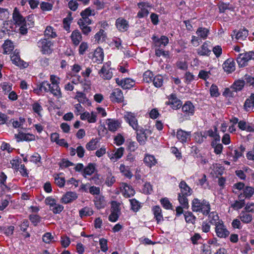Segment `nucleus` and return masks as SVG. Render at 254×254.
Listing matches in <instances>:
<instances>
[{
  "mask_svg": "<svg viewBox=\"0 0 254 254\" xmlns=\"http://www.w3.org/2000/svg\"><path fill=\"white\" fill-rule=\"evenodd\" d=\"M245 84V81L243 80H239L236 81H235L233 85V88L236 90V91H240L242 89L243 87L244 86V85Z\"/></svg>",
  "mask_w": 254,
  "mask_h": 254,
  "instance_id": "obj_46",
  "label": "nucleus"
},
{
  "mask_svg": "<svg viewBox=\"0 0 254 254\" xmlns=\"http://www.w3.org/2000/svg\"><path fill=\"white\" fill-rule=\"evenodd\" d=\"M223 66L224 70L228 73L232 72L235 69V63L233 59L227 60L223 64Z\"/></svg>",
  "mask_w": 254,
  "mask_h": 254,
  "instance_id": "obj_26",
  "label": "nucleus"
},
{
  "mask_svg": "<svg viewBox=\"0 0 254 254\" xmlns=\"http://www.w3.org/2000/svg\"><path fill=\"white\" fill-rule=\"evenodd\" d=\"M124 118L134 130L139 128L137 120L133 113L130 112L127 113L124 116Z\"/></svg>",
  "mask_w": 254,
  "mask_h": 254,
  "instance_id": "obj_10",
  "label": "nucleus"
},
{
  "mask_svg": "<svg viewBox=\"0 0 254 254\" xmlns=\"http://www.w3.org/2000/svg\"><path fill=\"white\" fill-rule=\"evenodd\" d=\"M116 82L118 85L124 89H129L135 85V81L128 78L121 80L117 78L116 79Z\"/></svg>",
  "mask_w": 254,
  "mask_h": 254,
  "instance_id": "obj_9",
  "label": "nucleus"
},
{
  "mask_svg": "<svg viewBox=\"0 0 254 254\" xmlns=\"http://www.w3.org/2000/svg\"><path fill=\"white\" fill-rule=\"evenodd\" d=\"M144 162L147 166L151 167L157 163V160L153 155L146 154L144 158Z\"/></svg>",
  "mask_w": 254,
  "mask_h": 254,
  "instance_id": "obj_28",
  "label": "nucleus"
},
{
  "mask_svg": "<svg viewBox=\"0 0 254 254\" xmlns=\"http://www.w3.org/2000/svg\"><path fill=\"white\" fill-rule=\"evenodd\" d=\"M254 193V189L251 187H247L244 191V195L246 198H250Z\"/></svg>",
  "mask_w": 254,
  "mask_h": 254,
  "instance_id": "obj_55",
  "label": "nucleus"
},
{
  "mask_svg": "<svg viewBox=\"0 0 254 254\" xmlns=\"http://www.w3.org/2000/svg\"><path fill=\"white\" fill-rule=\"evenodd\" d=\"M13 45L10 41L6 40L3 45V54H8L13 49Z\"/></svg>",
  "mask_w": 254,
  "mask_h": 254,
  "instance_id": "obj_38",
  "label": "nucleus"
},
{
  "mask_svg": "<svg viewBox=\"0 0 254 254\" xmlns=\"http://www.w3.org/2000/svg\"><path fill=\"white\" fill-rule=\"evenodd\" d=\"M29 219L35 226H36L41 221V217L37 215L31 214L29 216Z\"/></svg>",
  "mask_w": 254,
  "mask_h": 254,
  "instance_id": "obj_53",
  "label": "nucleus"
},
{
  "mask_svg": "<svg viewBox=\"0 0 254 254\" xmlns=\"http://www.w3.org/2000/svg\"><path fill=\"white\" fill-rule=\"evenodd\" d=\"M215 232L216 236L219 238L225 239L230 235L229 231L227 229L222 220H221L215 226Z\"/></svg>",
  "mask_w": 254,
  "mask_h": 254,
  "instance_id": "obj_3",
  "label": "nucleus"
},
{
  "mask_svg": "<svg viewBox=\"0 0 254 254\" xmlns=\"http://www.w3.org/2000/svg\"><path fill=\"white\" fill-rule=\"evenodd\" d=\"M248 36V31L246 29L239 30L236 35L237 40H244Z\"/></svg>",
  "mask_w": 254,
  "mask_h": 254,
  "instance_id": "obj_45",
  "label": "nucleus"
},
{
  "mask_svg": "<svg viewBox=\"0 0 254 254\" xmlns=\"http://www.w3.org/2000/svg\"><path fill=\"white\" fill-rule=\"evenodd\" d=\"M129 201L131 205V209L134 212H137L140 207L139 202L134 198L129 199Z\"/></svg>",
  "mask_w": 254,
  "mask_h": 254,
  "instance_id": "obj_50",
  "label": "nucleus"
},
{
  "mask_svg": "<svg viewBox=\"0 0 254 254\" xmlns=\"http://www.w3.org/2000/svg\"><path fill=\"white\" fill-rule=\"evenodd\" d=\"M179 187L180 189V192L179 194L185 195H190L191 194L192 190L184 181H182L180 182Z\"/></svg>",
  "mask_w": 254,
  "mask_h": 254,
  "instance_id": "obj_16",
  "label": "nucleus"
},
{
  "mask_svg": "<svg viewBox=\"0 0 254 254\" xmlns=\"http://www.w3.org/2000/svg\"><path fill=\"white\" fill-rule=\"evenodd\" d=\"M213 248L210 245H203L202 247V253L201 254H211Z\"/></svg>",
  "mask_w": 254,
  "mask_h": 254,
  "instance_id": "obj_64",
  "label": "nucleus"
},
{
  "mask_svg": "<svg viewBox=\"0 0 254 254\" xmlns=\"http://www.w3.org/2000/svg\"><path fill=\"white\" fill-rule=\"evenodd\" d=\"M188 196L189 195L178 194V200L179 203L185 209H188L189 207L188 199L187 198Z\"/></svg>",
  "mask_w": 254,
  "mask_h": 254,
  "instance_id": "obj_31",
  "label": "nucleus"
},
{
  "mask_svg": "<svg viewBox=\"0 0 254 254\" xmlns=\"http://www.w3.org/2000/svg\"><path fill=\"white\" fill-rule=\"evenodd\" d=\"M12 19L14 24L16 25H21L25 24V18L20 14L17 7H15L12 13Z\"/></svg>",
  "mask_w": 254,
  "mask_h": 254,
  "instance_id": "obj_8",
  "label": "nucleus"
},
{
  "mask_svg": "<svg viewBox=\"0 0 254 254\" xmlns=\"http://www.w3.org/2000/svg\"><path fill=\"white\" fill-rule=\"evenodd\" d=\"M182 111L188 116H192L194 112V107L190 102L188 101L183 106Z\"/></svg>",
  "mask_w": 254,
  "mask_h": 254,
  "instance_id": "obj_21",
  "label": "nucleus"
},
{
  "mask_svg": "<svg viewBox=\"0 0 254 254\" xmlns=\"http://www.w3.org/2000/svg\"><path fill=\"white\" fill-rule=\"evenodd\" d=\"M104 59V53L102 49L97 48L94 53L93 60L97 63H101Z\"/></svg>",
  "mask_w": 254,
  "mask_h": 254,
  "instance_id": "obj_24",
  "label": "nucleus"
},
{
  "mask_svg": "<svg viewBox=\"0 0 254 254\" xmlns=\"http://www.w3.org/2000/svg\"><path fill=\"white\" fill-rule=\"evenodd\" d=\"M238 127L243 130H247L250 132L254 131V128L244 121H241L238 123Z\"/></svg>",
  "mask_w": 254,
  "mask_h": 254,
  "instance_id": "obj_35",
  "label": "nucleus"
},
{
  "mask_svg": "<svg viewBox=\"0 0 254 254\" xmlns=\"http://www.w3.org/2000/svg\"><path fill=\"white\" fill-rule=\"evenodd\" d=\"M61 243L63 247L66 248L69 245L70 241L68 237L64 236H62Z\"/></svg>",
  "mask_w": 254,
  "mask_h": 254,
  "instance_id": "obj_62",
  "label": "nucleus"
},
{
  "mask_svg": "<svg viewBox=\"0 0 254 254\" xmlns=\"http://www.w3.org/2000/svg\"><path fill=\"white\" fill-rule=\"evenodd\" d=\"M41 8L43 11L51 10L53 8V4L46 2H42L40 4Z\"/></svg>",
  "mask_w": 254,
  "mask_h": 254,
  "instance_id": "obj_63",
  "label": "nucleus"
},
{
  "mask_svg": "<svg viewBox=\"0 0 254 254\" xmlns=\"http://www.w3.org/2000/svg\"><path fill=\"white\" fill-rule=\"evenodd\" d=\"M135 130L136 131V139L137 141L140 145H142L145 144L147 139L146 133V131L147 130L142 127H140V128H138L135 129Z\"/></svg>",
  "mask_w": 254,
  "mask_h": 254,
  "instance_id": "obj_11",
  "label": "nucleus"
},
{
  "mask_svg": "<svg viewBox=\"0 0 254 254\" xmlns=\"http://www.w3.org/2000/svg\"><path fill=\"white\" fill-rule=\"evenodd\" d=\"M116 25L117 28L120 31H127L128 27L127 21L122 18H119L117 19Z\"/></svg>",
  "mask_w": 254,
  "mask_h": 254,
  "instance_id": "obj_25",
  "label": "nucleus"
},
{
  "mask_svg": "<svg viewBox=\"0 0 254 254\" xmlns=\"http://www.w3.org/2000/svg\"><path fill=\"white\" fill-rule=\"evenodd\" d=\"M254 106V102L251 99L250 97L249 98L247 99L244 104V107L245 110L247 111H249L253 109Z\"/></svg>",
  "mask_w": 254,
  "mask_h": 254,
  "instance_id": "obj_48",
  "label": "nucleus"
},
{
  "mask_svg": "<svg viewBox=\"0 0 254 254\" xmlns=\"http://www.w3.org/2000/svg\"><path fill=\"white\" fill-rule=\"evenodd\" d=\"M152 40L154 42L155 47L156 48H161V47H165L169 42V39L167 37L165 36H162L160 38L154 36L152 37Z\"/></svg>",
  "mask_w": 254,
  "mask_h": 254,
  "instance_id": "obj_13",
  "label": "nucleus"
},
{
  "mask_svg": "<svg viewBox=\"0 0 254 254\" xmlns=\"http://www.w3.org/2000/svg\"><path fill=\"white\" fill-rule=\"evenodd\" d=\"M212 146L214 149V152L217 154H220L223 149V145L221 143H217L214 141H212L211 143Z\"/></svg>",
  "mask_w": 254,
  "mask_h": 254,
  "instance_id": "obj_51",
  "label": "nucleus"
},
{
  "mask_svg": "<svg viewBox=\"0 0 254 254\" xmlns=\"http://www.w3.org/2000/svg\"><path fill=\"white\" fill-rule=\"evenodd\" d=\"M99 244L102 251L105 252L108 250L107 240L106 239L104 238L100 239Z\"/></svg>",
  "mask_w": 254,
  "mask_h": 254,
  "instance_id": "obj_61",
  "label": "nucleus"
},
{
  "mask_svg": "<svg viewBox=\"0 0 254 254\" xmlns=\"http://www.w3.org/2000/svg\"><path fill=\"white\" fill-rule=\"evenodd\" d=\"M177 137L180 142L185 143L190 138V132H187L182 129H179L177 132Z\"/></svg>",
  "mask_w": 254,
  "mask_h": 254,
  "instance_id": "obj_20",
  "label": "nucleus"
},
{
  "mask_svg": "<svg viewBox=\"0 0 254 254\" xmlns=\"http://www.w3.org/2000/svg\"><path fill=\"white\" fill-rule=\"evenodd\" d=\"M197 53L200 56H209L211 53V50L208 48V41L205 42L203 45L197 50Z\"/></svg>",
  "mask_w": 254,
  "mask_h": 254,
  "instance_id": "obj_23",
  "label": "nucleus"
},
{
  "mask_svg": "<svg viewBox=\"0 0 254 254\" xmlns=\"http://www.w3.org/2000/svg\"><path fill=\"white\" fill-rule=\"evenodd\" d=\"M184 216L186 221L187 223L194 224L195 221L196 217L191 212L187 211L184 213Z\"/></svg>",
  "mask_w": 254,
  "mask_h": 254,
  "instance_id": "obj_40",
  "label": "nucleus"
},
{
  "mask_svg": "<svg viewBox=\"0 0 254 254\" xmlns=\"http://www.w3.org/2000/svg\"><path fill=\"white\" fill-rule=\"evenodd\" d=\"M121 188L123 190L124 196L126 197H130L135 193V191L132 187L129 186L127 183H122Z\"/></svg>",
  "mask_w": 254,
  "mask_h": 254,
  "instance_id": "obj_14",
  "label": "nucleus"
},
{
  "mask_svg": "<svg viewBox=\"0 0 254 254\" xmlns=\"http://www.w3.org/2000/svg\"><path fill=\"white\" fill-rule=\"evenodd\" d=\"M210 93L211 96L212 97L218 96L219 93L218 92V87L214 84H212L210 88Z\"/></svg>",
  "mask_w": 254,
  "mask_h": 254,
  "instance_id": "obj_58",
  "label": "nucleus"
},
{
  "mask_svg": "<svg viewBox=\"0 0 254 254\" xmlns=\"http://www.w3.org/2000/svg\"><path fill=\"white\" fill-rule=\"evenodd\" d=\"M55 184L60 188L64 186L65 184V179L63 177H60L59 175H57L55 178Z\"/></svg>",
  "mask_w": 254,
  "mask_h": 254,
  "instance_id": "obj_52",
  "label": "nucleus"
},
{
  "mask_svg": "<svg viewBox=\"0 0 254 254\" xmlns=\"http://www.w3.org/2000/svg\"><path fill=\"white\" fill-rule=\"evenodd\" d=\"M11 60L12 63L18 66L25 67L26 63L21 60L18 53L13 52L11 55Z\"/></svg>",
  "mask_w": 254,
  "mask_h": 254,
  "instance_id": "obj_18",
  "label": "nucleus"
},
{
  "mask_svg": "<svg viewBox=\"0 0 254 254\" xmlns=\"http://www.w3.org/2000/svg\"><path fill=\"white\" fill-rule=\"evenodd\" d=\"M79 216L81 218L85 216H90L93 214V210L92 209L89 207H84L79 210Z\"/></svg>",
  "mask_w": 254,
  "mask_h": 254,
  "instance_id": "obj_32",
  "label": "nucleus"
},
{
  "mask_svg": "<svg viewBox=\"0 0 254 254\" xmlns=\"http://www.w3.org/2000/svg\"><path fill=\"white\" fill-rule=\"evenodd\" d=\"M94 203L97 209H100L105 207L106 202L104 197L102 196H98L95 198Z\"/></svg>",
  "mask_w": 254,
  "mask_h": 254,
  "instance_id": "obj_27",
  "label": "nucleus"
},
{
  "mask_svg": "<svg viewBox=\"0 0 254 254\" xmlns=\"http://www.w3.org/2000/svg\"><path fill=\"white\" fill-rule=\"evenodd\" d=\"M9 12L8 9L0 7V20H3L8 18Z\"/></svg>",
  "mask_w": 254,
  "mask_h": 254,
  "instance_id": "obj_54",
  "label": "nucleus"
},
{
  "mask_svg": "<svg viewBox=\"0 0 254 254\" xmlns=\"http://www.w3.org/2000/svg\"><path fill=\"white\" fill-rule=\"evenodd\" d=\"M124 150V149L123 147H120L118 149L116 152L112 154V156H110V159L113 160L115 159V160H117V159L121 158L123 155Z\"/></svg>",
  "mask_w": 254,
  "mask_h": 254,
  "instance_id": "obj_42",
  "label": "nucleus"
},
{
  "mask_svg": "<svg viewBox=\"0 0 254 254\" xmlns=\"http://www.w3.org/2000/svg\"><path fill=\"white\" fill-rule=\"evenodd\" d=\"M191 209L193 212H201L203 215H207L210 211V205L204 199L201 200L194 198L192 201Z\"/></svg>",
  "mask_w": 254,
  "mask_h": 254,
  "instance_id": "obj_1",
  "label": "nucleus"
},
{
  "mask_svg": "<svg viewBox=\"0 0 254 254\" xmlns=\"http://www.w3.org/2000/svg\"><path fill=\"white\" fill-rule=\"evenodd\" d=\"M208 220L209 223L211 224L212 225H214L216 226V224H218L221 220H219V217L217 213L215 212H212L210 214H208Z\"/></svg>",
  "mask_w": 254,
  "mask_h": 254,
  "instance_id": "obj_30",
  "label": "nucleus"
},
{
  "mask_svg": "<svg viewBox=\"0 0 254 254\" xmlns=\"http://www.w3.org/2000/svg\"><path fill=\"white\" fill-rule=\"evenodd\" d=\"M34 15L33 14L29 15L27 16L25 26H28L29 28L33 26L34 23Z\"/></svg>",
  "mask_w": 254,
  "mask_h": 254,
  "instance_id": "obj_60",
  "label": "nucleus"
},
{
  "mask_svg": "<svg viewBox=\"0 0 254 254\" xmlns=\"http://www.w3.org/2000/svg\"><path fill=\"white\" fill-rule=\"evenodd\" d=\"M120 171L123 175L127 178L130 179L132 176V174L129 170V168L124 164H121L120 165Z\"/></svg>",
  "mask_w": 254,
  "mask_h": 254,
  "instance_id": "obj_33",
  "label": "nucleus"
},
{
  "mask_svg": "<svg viewBox=\"0 0 254 254\" xmlns=\"http://www.w3.org/2000/svg\"><path fill=\"white\" fill-rule=\"evenodd\" d=\"M152 210L157 224L160 223L164 220L161 208L159 206H154L152 207Z\"/></svg>",
  "mask_w": 254,
  "mask_h": 254,
  "instance_id": "obj_19",
  "label": "nucleus"
},
{
  "mask_svg": "<svg viewBox=\"0 0 254 254\" xmlns=\"http://www.w3.org/2000/svg\"><path fill=\"white\" fill-rule=\"evenodd\" d=\"M95 166L92 163H90L83 170L82 175L86 177V175H91L95 171Z\"/></svg>",
  "mask_w": 254,
  "mask_h": 254,
  "instance_id": "obj_34",
  "label": "nucleus"
},
{
  "mask_svg": "<svg viewBox=\"0 0 254 254\" xmlns=\"http://www.w3.org/2000/svg\"><path fill=\"white\" fill-rule=\"evenodd\" d=\"M60 167L62 168H67L69 166H72L74 165V164L68 160L63 159L60 163H59Z\"/></svg>",
  "mask_w": 254,
  "mask_h": 254,
  "instance_id": "obj_59",
  "label": "nucleus"
},
{
  "mask_svg": "<svg viewBox=\"0 0 254 254\" xmlns=\"http://www.w3.org/2000/svg\"><path fill=\"white\" fill-rule=\"evenodd\" d=\"M44 35L46 37H47L48 38H56L57 36L56 32L54 31V28L50 26H48L46 27L44 31Z\"/></svg>",
  "mask_w": 254,
  "mask_h": 254,
  "instance_id": "obj_37",
  "label": "nucleus"
},
{
  "mask_svg": "<svg viewBox=\"0 0 254 254\" xmlns=\"http://www.w3.org/2000/svg\"><path fill=\"white\" fill-rule=\"evenodd\" d=\"M250 60H254V52L253 51L239 54L236 59L240 67L247 65L248 62Z\"/></svg>",
  "mask_w": 254,
  "mask_h": 254,
  "instance_id": "obj_2",
  "label": "nucleus"
},
{
  "mask_svg": "<svg viewBox=\"0 0 254 254\" xmlns=\"http://www.w3.org/2000/svg\"><path fill=\"white\" fill-rule=\"evenodd\" d=\"M77 198L76 192L72 191H68L63 195L61 198V202L65 204L68 203L75 200Z\"/></svg>",
  "mask_w": 254,
  "mask_h": 254,
  "instance_id": "obj_15",
  "label": "nucleus"
},
{
  "mask_svg": "<svg viewBox=\"0 0 254 254\" xmlns=\"http://www.w3.org/2000/svg\"><path fill=\"white\" fill-rule=\"evenodd\" d=\"M168 99L169 100L166 102V104L170 105L172 109H177L181 107L182 102L181 100L177 98L176 94H171L168 97Z\"/></svg>",
  "mask_w": 254,
  "mask_h": 254,
  "instance_id": "obj_5",
  "label": "nucleus"
},
{
  "mask_svg": "<svg viewBox=\"0 0 254 254\" xmlns=\"http://www.w3.org/2000/svg\"><path fill=\"white\" fill-rule=\"evenodd\" d=\"M38 47L41 48L43 54H49L51 52V47L52 43L47 39H43L38 42Z\"/></svg>",
  "mask_w": 254,
  "mask_h": 254,
  "instance_id": "obj_6",
  "label": "nucleus"
},
{
  "mask_svg": "<svg viewBox=\"0 0 254 254\" xmlns=\"http://www.w3.org/2000/svg\"><path fill=\"white\" fill-rule=\"evenodd\" d=\"M153 73L150 71L147 70L143 74V80L146 83H149L153 80Z\"/></svg>",
  "mask_w": 254,
  "mask_h": 254,
  "instance_id": "obj_47",
  "label": "nucleus"
},
{
  "mask_svg": "<svg viewBox=\"0 0 254 254\" xmlns=\"http://www.w3.org/2000/svg\"><path fill=\"white\" fill-rule=\"evenodd\" d=\"M111 212L120 214V203L113 201L111 203Z\"/></svg>",
  "mask_w": 254,
  "mask_h": 254,
  "instance_id": "obj_57",
  "label": "nucleus"
},
{
  "mask_svg": "<svg viewBox=\"0 0 254 254\" xmlns=\"http://www.w3.org/2000/svg\"><path fill=\"white\" fill-rule=\"evenodd\" d=\"M111 63H106L104 64L101 69L99 71L100 76L105 80H110L113 76V73L110 67Z\"/></svg>",
  "mask_w": 254,
  "mask_h": 254,
  "instance_id": "obj_4",
  "label": "nucleus"
},
{
  "mask_svg": "<svg viewBox=\"0 0 254 254\" xmlns=\"http://www.w3.org/2000/svg\"><path fill=\"white\" fill-rule=\"evenodd\" d=\"M209 33L208 29L203 27H199L197 29L196 34L200 38L205 39Z\"/></svg>",
  "mask_w": 254,
  "mask_h": 254,
  "instance_id": "obj_36",
  "label": "nucleus"
},
{
  "mask_svg": "<svg viewBox=\"0 0 254 254\" xmlns=\"http://www.w3.org/2000/svg\"><path fill=\"white\" fill-rule=\"evenodd\" d=\"M245 204V200L244 199L240 201L236 200L234 203L231 205V206L235 210H238L243 208Z\"/></svg>",
  "mask_w": 254,
  "mask_h": 254,
  "instance_id": "obj_49",
  "label": "nucleus"
},
{
  "mask_svg": "<svg viewBox=\"0 0 254 254\" xmlns=\"http://www.w3.org/2000/svg\"><path fill=\"white\" fill-rule=\"evenodd\" d=\"M124 98L123 93L119 88L114 89L110 96L111 101L114 102L122 103Z\"/></svg>",
  "mask_w": 254,
  "mask_h": 254,
  "instance_id": "obj_7",
  "label": "nucleus"
},
{
  "mask_svg": "<svg viewBox=\"0 0 254 254\" xmlns=\"http://www.w3.org/2000/svg\"><path fill=\"white\" fill-rule=\"evenodd\" d=\"M50 92L58 99L62 97V92L59 85H52V89Z\"/></svg>",
  "mask_w": 254,
  "mask_h": 254,
  "instance_id": "obj_41",
  "label": "nucleus"
},
{
  "mask_svg": "<svg viewBox=\"0 0 254 254\" xmlns=\"http://www.w3.org/2000/svg\"><path fill=\"white\" fill-rule=\"evenodd\" d=\"M7 177L3 172L0 174V184L3 190L7 189V187L5 185Z\"/></svg>",
  "mask_w": 254,
  "mask_h": 254,
  "instance_id": "obj_56",
  "label": "nucleus"
},
{
  "mask_svg": "<svg viewBox=\"0 0 254 254\" xmlns=\"http://www.w3.org/2000/svg\"><path fill=\"white\" fill-rule=\"evenodd\" d=\"M70 38L73 44L75 46H77L79 43L82 41V37L79 30H74L72 32L70 35Z\"/></svg>",
  "mask_w": 254,
  "mask_h": 254,
  "instance_id": "obj_17",
  "label": "nucleus"
},
{
  "mask_svg": "<svg viewBox=\"0 0 254 254\" xmlns=\"http://www.w3.org/2000/svg\"><path fill=\"white\" fill-rule=\"evenodd\" d=\"M137 5L139 8H140V10L137 13V16L138 18H143L147 16L149 14V11L147 8L150 7L149 3L145 2H139Z\"/></svg>",
  "mask_w": 254,
  "mask_h": 254,
  "instance_id": "obj_12",
  "label": "nucleus"
},
{
  "mask_svg": "<svg viewBox=\"0 0 254 254\" xmlns=\"http://www.w3.org/2000/svg\"><path fill=\"white\" fill-rule=\"evenodd\" d=\"M218 7L219 10V12L223 13L226 12L227 10H232L233 7L229 3H225L223 2H220L218 4Z\"/></svg>",
  "mask_w": 254,
  "mask_h": 254,
  "instance_id": "obj_39",
  "label": "nucleus"
},
{
  "mask_svg": "<svg viewBox=\"0 0 254 254\" xmlns=\"http://www.w3.org/2000/svg\"><path fill=\"white\" fill-rule=\"evenodd\" d=\"M98 142L97 138L91 139L88 143L86 145V148L88 150H94L97 148V144Z\"/></svg>",
  "mask_w": 254,
  "mask_h": 254,
  "instance_id": "obj_43",
  "label": "nucleus"
},
{
  "mask_svg": "<svg viewBox=\"0 0 254 254\" xmlns=\"http://www.w3.org/2000/svg\"><path fill=\"white\" fill-rule=\"evenodd\" d=\"M152 81L154 85L159 88L163 85V78L161 75H158L154 77Z\"/></svg>",
  "mask_w": 254,
  "mask_h": 254,
  "instance_id": "obj_44",
  "label": "nucleus"
},
{
  "mask_svg": "<svg viewBox=\"0 0 254 254\" xmlns=\"http://www.w3.org/2000/svg\"><path fill=\"white\" fill-rule=\"evenodd\" d=\"M108 129L112 132L116 131L120 127V122L118 120L109 119L107 120Z\"/></svg>",
  "mask_w": 254,
  "mask_h": 254,
  "instance_id": "obj_22",
  "label": "nucleus"
},
{
  "mask_svg": "<svg viewBox=\"0 0 254 254\" xmlns=\"http://www.w3.org/2000/svg\"><path fill=\"white\" fill-rule=\"evenodd\" d=\"M241 220L244 223H249L253 220V216L248 212L242 211L239 215Z\"/></svg>",
  "mask_w": 254,
  "mask_h": 254,
  "instance_id": "obj_29",
  "label": "nucleus"
}]
</instances>
